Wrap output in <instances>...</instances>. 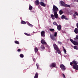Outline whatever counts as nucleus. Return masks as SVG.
Segmentation results:
<instances>
[{
	"label": "nucleus",
	"instance_id": "7c9ffc66",
	"mask_svg": "<svg viewBox=\"0 0 78 78\" xmlns=\"http://www.w3.org/2000/svg\"><path fill=\"white\" fill-rule=\"evenodd\" d=\"M15 44H20L19 42V41H15Z\"/></svg>",
	"mask_w": 78,
	"mask_h": 78
},
{
	"label": "nucleus",
	"instance_id": "473e14b6",
	"mask_svg": "<svg viewBox=\"0 0 78 78\" xmlns=\"http://www.w3.org/2000/svg\"><path fill=\"white\" fill-rule=\"evenodd\" d=\"M24 34H25V35H26V36H30V34H28L27 33H24Z\"/></svg>",
	"mask_w": 78,
	"mask_h": 78
},
{
	"label": "nucleus",
	"instance_id": "dca6fc26",
	"mask_svg": "<svg viewBox=\"0 0 78 78\" xmlns=\"http://www.w3.org/2000/svg\"><path fill=\"white\" fill-rule=\"evenodd\" d=\"M34 3L35 5H39V1L38 0H36Z\"/></svg>",
	"mask_w": 78,
	"mask_h": 78
},
{
	"label": "nucleus",
	"instance_id": "4be33fe9",
	"mask_svg": "<svg viewBox=\"0 0 78 78\" xmlns=\"http://www.w3.org/2000/svg\"><path fill=\"white\" fill-rule=\"evenodd\" d=\"M59 12L60 15L62 14H63V13H64V12H63V11H62V10H60Z\"/></svg>",
	"mask_w": 78,
	"mask_h": 78
},
{
	"label": "nucleus",
	"instance_id": "cd10ccee",
	"mask_svg": "<svg viewBox=\"0 0 78 78\" xmlns=\"http://www.w3.org/2000/svg\"><path fill=\"white\" fill-rule=\"evenodd\" d=\"M21 23L22 24H26V23H26V22L23 21H22L21 22Z\"/></svg>",
	"mask_w": 78,
	"mask_h": 78
},
{
	"label": "nucleus",
	"instance_id": "2eb2a0df",
	"mask_svg": "<svg viewBox=\"0 0 78 78\" xmlns=\"http://www.w3.org/2000/svg\"><path fill=\"white\" fill-rule=\"evenodd\" d=\"M41 44H46V43L45 41L44 40H42L41 42Z\"/></svg>",
	"mask_w": 78,
	"mask_h": 78
},
{
	"label": "nucleus",
	"instance_id": "79ce46f5",
	"mask_svg": "<svg viewBox=\"0 0 78 78\" xmlns=\"http://www.w3.org/2000/svg\"><path fill=\"white\" fill-rule=\"evenodd\" d=\"M69 14H72V11H71L70 13V12H69Z\"/></svg>",
	"mask_w": 78,
	"mask_h": 78
},
{
	"label": "nucleus",
	"instance_id": "2f4dec72",
	"mask_svg": "<svg viewBox=\"0 0 78 78\" xmlns=\"http://www.w3.org/2000/svg\"><path fill=\"white\" fill-rule=\"evenodd\" d=\"M20 58H23V54H20Z\"/></svg>",
	"mask_w": 78,
	"mask_h": 78
},
{
	"label": "nucleus",
	"instance_id": "0eeeda50",
	"mask_svg": "<svg viewBox=\"0 0 78 78\" xmlns=\"http://www.w3.org/2000/svg\"><path fill=\"white\" fill-rule=\"evenodd\" d=\"M70 41L74 45H78V42H76L73 41L72 39H70Z\"/></svg>",
	"mask_w": 78,
	"mask_h": 78
},
{
	"label": "nucleus",
	"instance_id": "c85d7f7f",
	"mask_svg": "<svg viewBox=\"0 0 78 78\" xmlns=\"http://www.w3.org/2000/svg\"><path fill=\"white\" fill-rule=\"evenodd\" d=\"M74 49H75L76 50H78V47H77V46H75L74 47Z\"/></svg>",
	"mask_w": 78,
	"mask_h": 78
},
{
	"label": "nucleus",
	"instance_id": "7ed1b4c3",
	"mask_svg": "<svg viewBox=\"0 0 78 78\" xmlns=\"http://www.w3.org/2000/svg\"><path fill=\"white\" fill-rule=\"evenodd\" d=\"M60 4L62 6H66V7H69V5L66 4L63 1H61L60 2Z\"/></svg>",
	"mask_w": 78,
	"mask_h": 78
},
{
	"label": "nucleus",
	"instance_id": "58836bf2",
	"mask_svg": "<svg viewBox=\"0 0 78 78\" xmlns=\"http://www.w3.org/2000/svg\"><path fill=\"white\" fill-rule=\"evenodd\" d=\"M74 17V18H76V15L75 14L73 15Z\"/></svg>",
	"mask_w": 78,
	"mask_h": 78
},
{
	"label": "nucleus",
	"instance_id": "1a4fd4ad",
	"mask_svg": "<svg viewBox=\"0 0 78 78\" xmlns=\"http://www.w3.org/2000/svg\"><path fill=\"white\" fill-rule=\"evenodd\" d=\"M54 16L55 19H58V15L57 13V12H54Z\"/></svg>",
	"mask_w": 78,
	"mask_h": 78
},
{
	"label": "nucleus",
	"instance_id": "f3484780",
	"mask_svg": "<svg viewBox=\"0 0 78 78\" xmlns=\"http://www.w3.org/2000/svg\"><path fill=\"white\" fill-rule=\"evenodd\" d=\"M78 39V35H76V38H74V40L75 41H77Z\"/></svg>",
	"mask_w": 78,
	"mask_h": 78
},
{
	"label": "nucleus",
	"instance_id": "6e6552de",
	"mask_svg": "<svg viewBox=\"0 0 78 78\" xmlns=\"http://www.w3.org/2000/svg\"><path fill=\"white\" fill-rule=\"evenodd\" d=\"M73 67L74 69H76V70H78V65H74L73 66Z\"/></svg>",
	"mask_w": 78,
	"mask_h": 78
},
{
	"label": "nucleus",
	"instance_id": "f8f14e48",
	"mask_svg": "<svg viewBox=\"0 0 78 78\" xmlns=\"http://www.w3.org/2000/svg\"><path fill=\"white\" fill-rule=\"evenodd\" d=\"M40 5L41 6H43L44 7H45V6H46V4H44V3L42 2H40Z\"/></svg>",
	"mask_w": 78,
	"mask_h": 78
},
{
	"label": "nucleus",
	"instance_id": "c03bdc74",
	"mask_svg": "<svg viewBox=\"0 0 78 78\" xmlns=\"http://www.w3.org/2000/svg\"><path fill=\"white\" fill-rule=\"evenodd\" d=\"M74 1H76L77 2H78V0H74Z\"/></svg>",
	"mask_w": 78,
	"mask_h": 78
},
{
	"label": "nucleus",
	"instance_id": "f704fd0d",
	"mask_svg": "<svg viewBox=\"0 0 78 78\" xmlns=\"http://www.w3.org/2000/svg\"><path fill=\"white\" fill-rule=\"evenodd\" d=\"M58 44H60V45H61V44H62V43L61 41H58Z\"/></svg>",
	"mask_w": 78,
	"mask_h": 78
},
{
	"label": "nucleus",
	"instance_id": "b1692460",
	"mask_svg": "<svg viewBox=\"0 0 78 78\" xmlns=\"http://www.w3.org/2000/svg\"><path fill=\"white\" fill-rule=\"evenodd\" d=\"M32 9H33V7H32V6L31 5H29V9L30 10H31Z\"/></svg>",
	"mask_w": 78,
	"mask_h": 78
},
{
	"label": "nucleus",
	"instance_id": "9b49d317",
	"mask_svg": "<svg viewBox=\"0 0 78 78\" xmlns=\"http://www.w3.org/2000/svg\"><path fill=\"white\" fill-rule=\"evenodd\" d=\"M41 36H43V37H45V32L44 31H42L41 32Z\"/></svg>",
	"mask_w": 78,
	"mask_h": 78
},
{
	"label": "nucleus",
	"instance_id": "c756f323",
	"mask_svg": "<svg viewBox=\"0 0 78 78\" xmlns=\"http://www.w3.org/2000/svg\"><path fill=\"white\" fill-rule=\"evenodd\" d=\"M65 17H66V16H65L63 15L62 16V19H65Z\"/></svg>",
	"mask_w": 78,
	"mask_h": 78
},
{
	"label": "nucleus",
	"instance_id": "393cba45",
	"mask_svg": "<svg viewBox=\"0 0 78 78\" xmlns=\"http://www.w3.org/2000/svg\"><path fill=\"white\" fill-rule=\"evenodd\" d=\"M49 30L50 31H51L52 32H54V31H55V30L54 29H50Z\"/></svg>",
	"mask_w": 78,
	"mask_h": 78
},
{
	"label": "nucleus",
	"instance_id": "49530a36",
	"mask_svg": "<svg viewBox=\"0 0 78 78\" xmlns=\"http://www.w3.org/2000/svg\"><path fill=\"white\" fill-rule=\"evenodd\" d=\"M64 57H65V58L66 57V55H64Z\"/></svg>",
	"mask_w": 78,
	"mask_h": 78
},
{
	"label": "nucleus",
	"instance_id": "412c9836",
	"mask_svg": "<svg viewBox=\"0 0 78 78\" xmlns=\"http://www.w3.org/2000/svg\"><path fill=\"white\" fill-rule=\"evenodd\" d=\"M63 47V51L65 53V54H66V50H65V48H64L63 46L62 47Z\"/></svg>",
	"mask_w": 78,
	"mask_h": 78
},
{
	"label": "nucleus",
	"instance_id": "aec40b11",
	"mask_svg": "<svg viewBox=\"0 0 78 78\" xmlns=\"http://www.w3.org/2000/svg\"><path fill=\"white\" fill-rule=\"evenodd\" d=\"M38 78V74H37V73H36L35 74V75L34 78Z\"/></svg>",
	"mask_w": 78,
	"mask_h": 78
},
{
	"label": "nucleus",
	"instance_id": "6ab92c4d",
	"mask_svg": "<svg viewBox=\"0 0 78 78\" xmlns=\"http://www.w3.org/2000/svg\"><path fill=\"white\" fill-rule=\"evenodd\" d=\"M41 50H43L45 49V47L44 45H42L41 47Z\"/></svg>",
	"mask_w": 78,
	"mask_h": 78
},
{
	"label": "nucleus",
	"instance_id": "4468645a",
	"mask_svg": "<svg viewBox=\"0 0 78 78\" xmlns=\"http://www.w3.org/2000/svg\"><path fill=\"white\" fill-rule=\"evenodd\" d=\"M74 32L76 34H77L78 33V28H76L74 30Z\"/></svg>",
	"mask_w": 78,
	"mask_h": 78
},
{
	"label": "nucleus",
	"instance_id": "09e8293b",
	"mask_svg": "<svg viewBox=\"0 0 78 78\" xmlns=\"http://www.w3.org/2000/svg\"><path fill=\"white\" fill-rule=\"evenodd\" d=\"M55 53H57V52L56 51V52H55Z\"/></svg>",
	"mask_w": 78,
	"mask_h": 78
},
{
	"label": "nucleus",
	"instance_id": "f03ea898",
	"mask_svg": "<svg viewBox=\"0 0 78 78\" xmlns=\"http://www.w3.org/2000/svg\"><path fill=\"white\" fill-rule=\"evenodd\" d=\"M53 45L55 50L57 51L58 54H60L61 53V51H59V49L58 46L56 45V44H54Z\"/></svg>",
	"mask_w": 78,
	"mask_h": 78
},
{
	"label": "nucleus",
	"instance_id": "4c0bfd02",
	"mask_svg": "<svg viewBox=\"0 0 78 78\" xmlns=\"http://www.w3.org/2000/svg\"><path fill=\"white\" fill-rule=\"evenodd\" d=\"M76 27H77V28H78V23H76Z\"/></svg>",
	"mask_w": 78,
	"mask_h": 78
},
{
	"label": "nucleus",
	"instance_id": "de8ad7c7",
	"mask_svg": "<svg viewBox=\"0 0 78 78\" xmlns=\"http://www.w3.org/2000/svg\"><path fill=\"white\" fill-rule=\"evenodd\" d=\"M69 7H70V6L69 5Z\"/></svg>",
	"mask_w": 78,
	"mask_h": 78
},
{
	"label": "nucleus",
	"instance_id": "72a5a7b5",
	"mask_svg": "<svg viewBox=\"0 0 78 78\" xmlns=\"http://www.w3.org/2000/svg\"><path fill=\"white\" fill-rule=\"evenodd\" d=\"M36 65L37 66V69H38V67H39V64H38V63L36 64Z\"/></svg>",
	"mask_w": 78,
	"mask_h": 78
},
{
	"label": "nucleus",
	"instance_id": "a211bd4d",
	"mask_svg": "<svg viewBox=\"0 0 78 78\" xmlns=\"http://www.w3.org/2000/svg\"><path fill=\"white\" fill-rule=\"evenodd\" d=\"M51 17L53 20H55V16H54V15H53L51 14Z\"/></svg>",
	"mask_w": 78,
	"mask_h": 78
},
{
	"label": "nucleus",
	"instance_id": "39448f33",
	"mask_svg": "<svg viewBox=\"0 0 78 78\" xmlns=\"http://www.w3.org/2000/svg\"><path fill=\"white\" fill-rule=\"evenodd\" d=\"M53 10L54 12H56L58 11V9L55 5H53Z\"/></svg>",
	"mask_w": 78,
	"mask_h": 78
},
{
	"label": "nucleus",
	"instance_id": "c9c22d12",
	"mask_svg": "<svg viewBox=\"0 0 78 78\" xmlns=\"http://www.w3.org/2000/svg\"><path fill=\"white\" fill-rule=\"evenodd\" d=\"M62 76H63V77L64 78H66V76H65V75L64 74H62Z\"/></svg>",
	"mask_w": 78,
	"mask_h": 78
},
{
	"label": "nucleus",
	"instance_id": "37998d69",
	"mask_svg": "<svg viewBox=\"0 0 78 78\" xmlns=\"http://www.w3.org/2000/svg\"><path fill=\"white\" fill-rule=\"evenodd\" d=\"M73 62H71L70 63V65L71 66H72V64H73Z\"/></svg>",
	"mask_w": 78,
	"mask_h": 78
},
{
	"label": "nucleus",
	"instance_id": "a878e982",
	"mask_svg": "<svg viewBox=\"0 0 78 78\" xmlns=\"http://www.w3.org/2000/svg\"><path fill=\"white\" fill-rule=\"evenodd\" d=\"M34 51L35 53H37V51H38L37 48H35L34 49Z\"/></svg>",
	"mask_w": 78,
	"mask_h": 78
},
{
	"label": "nucleus",
	"instance_id": "a19ab883",
	"mask_svg": "<svg viewBox=\"0 0 78 78\" xmlns=\"http://www.w3.org/2000/svg\"><path fill=\"white\" fill-rule=\"evenodd\" d=\"M65 20H68V18H66L65 17Z\"/></svg>",
	"mask_w": 78,
	"mask_h": 78
},
{
	"label": "nucleus",
	"instance_id": "20e7f679",
	"mask_svg": "<svg viewBox=\"0 0 78 78\" xmlns=\"http://www.w3.org/2000/svg\"><path fill=\"white\" fill-rule=\"evenodd\" d=\"M60 67L61 69L62 70V71H64L66 70V69L65 66H64V65L62 64H61L60 65Z\"/></svg>",
	"mask_w": 78,
	"mask_h": 78
},
{
	"label": "nucleus",
	"instance_id": "a18cd8bd",
	"mask_svg": "<svg viewBox=\"0 0 78 78\" xmlns=\"http://www.w3.org/2000/svg\"><path fill=\"white\" fill-rule=\"evenodd\" d=\"M36 60V59H35V58H34L33 59V60L34 61H35V60Z\"/></svg>",
	"mask_w": 78,
	"mask_h": 78
},
{
	"label": "nucleus",
	"instance_id": "5701e85b",
	"mask_svg": "<svg viewBox=\"0 0 78 78\" xmlns=\"http://www.w3.org/2000/svg\"><path fill=\"white\" fill-rule=\"evenodd\" d=\"M27 25H29V26H30V27H33V25H32V24H30L29 23H28V22H27Z\"/></svg>",
	"mask_w": 78,
	"mask_h": 78
},
{
	"label": "nucleus",
	"instance_id": "e433bc0d",
	"mask_svg": "<svg viewBox=\"0 0 78 78\" xmlns=\"http://www.w3.org/2000/svg\"><path fill=\"white\" fill-rule=\"evenodd\" d=\"M75 14H76V16H78V13L77 12H75Z\"/></svg>",
	"mask_w": 78,
	"mask_h": 78
},
{
	"label": "nucleus",
	"instance_id": "f257e3e1",
	"mask_svg": "<svg viewBox=\"0 0 78 78\" xmlns=\"http://www.w3.org/2000/svg\"><path fill=\"white\" fill-rule=\"evenodd\" d=\"M57 34H58V33L56 32L54 33V35L55 37L53 35H51V34H50L51 38V39L53 40L54 41H56V37Z\"/></svg>",
	"mask_w": 78,
	"mask_h": 78
},
{
	"label": "nucleus",
	"instance_id": "423d86ee",
	"mask_svg": "<svg viewBox=\"0 0 78 78\" xmlns=\"http://www.w3.org/2000/svg\"><path fill=\"white\" fill-rule=\"evenodd\" d=\"M49 66L51 69H53V67H56V63L55 62L52 63L49 65Z\"/></svg>",
	"mask_w": 78,
	"mask_h": 78
},
{
	"label": "nucleus",
	"instance_id": "ddd939ff",
	"mask_svg": "<svg viewBox=\"0 0 78 78\" xmlns=\"http://www.w3.org/2000/svg\"><path fill=\"white\" fill-rule=\"evenodd\" d=\"M73 62L75 65H76L77 64H78V62H76V61L73 60Z\"/></svg>",
	"mask_w": 78,
	"mask_h": 78
},
{
	"label": "nucleus",
	"instance_id": "bb28decb",
	"mask_svg": "<svg viewBox=\"0 0 78 78\" xmlns=\"http://www.w3.org/2000/svg\"><path fill=\"white\" fill-rule=\"evenodd\" d=\"M53 23L54 25H55L56 26H58V24H57V23H56V22H54Z\"/></svg>",
	"mask_w": 78,
	"mask_h": 78
},
{
	"label": "nucleus",
	"instance_id": "ea45409f",
	"mask_svg": "<svg viewBox=\"0 0 78 78\" xmlns=\"http://www.w3.org/2000/svg\"><path fill=\"white\" fill-rule=\"evenodd\" d=\"M17 51H20V49H18Z\"/></svg>",
	"mask_w": 78,
	"mask_h": 78
},
{
	"label": "nucleus",
	"instance_id": "9d476101",
	"mask_svg": "<svg viewBox=\"0 0 78 78\" xmlns=\"http://www.w3.org/2000/svg\"><path fill=\"white\" fill-rule=\"evenodd\" d=\"M57 29L58 31H60L61 29V26L60 25H59V26L57 25Z\"/></svg>",
	"mask_w": 78,
	"mask_h": 78
}]
</instances>
